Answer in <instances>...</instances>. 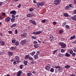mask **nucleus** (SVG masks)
<instances>
[{
  "label": "nucleus",
  "instance_id": "f257e3e1",
  "mask_svg": "<svg viewBox=\"0 0 76 76\" xmlns=\"http://www.w3.org/2000/svg\"><path fill=\"white\" fill-rule=\"evenodd\" d=\"M58 44L60 45L61 48H65L66 47V44L64 42H59Z\"/></svg>",
  "mask_w": 76,
  "mask_h": 76
},
{
  "label": "nucleus",
  "instance_id": "f03ea898",
  "mask_svg": "<svg viewBox=\"0 0 76 76\" xmlns=\"http://www.w3.org/2000/svg\"><path fill=\"white\" fill-rule=\"evenodd\" d=\"M61 1V0H55L53 2L55 5H58Z\"/></svg>",
  "mask_w": 76,
  "mask_h": 76
},
{
  "label": "nucleus",
  "instance_id": "7ed1b4c3",
  "mask_svg": "<svg viewBox=\"0 0 76 76\" xmlns=\"http://www.w3.org/2000/svg\"><path fill=\"white\" fill-rule=\"evenodd\" d=\"M42 31H36V32H34L32 33L33 34H34V35H38L39 34H41L42 33Z\"/></svg>",
  "mask_w": 76,
  "mask_h": 76
},
{
  "label": "nucleus",
  "instance_id": "20e7f679",
  "mask_svg": "<svg viewBox=\"0 0 76 76\" xmlns=\"http://www.w3.org/2000/svg\"><path fill=\"white\" fill-rule=\"evenodd\" d=\"M10 20H11V18L10 17H8L5 19V21L6 22L8 23V22H9L10 21Z\"/></svg>",
  "mask_w": 76,
  "mask_h": 76
},
{
  "label": "nucleus",
  "instance_id": "39448f33",
  "mask_svg": "<svg viewBox=\"0 0 76 76\" xmlns=\"http://www.w3.org/2000/svg\"><path fill=\"white\" fill-rule=\"evenodd\" d=\"M27 35V33L26 32H24L21 34V37H23V38H25Z\"/></svg>",
  "mask_w": 76,
  "mask_h": 76
},
{
  "label": "nucleus",
  "instance_id": "423d86ee",
  "mask_svg": "<svg viewBox=\"0 0 76 76\" xmlns=\"http://www.w3.org/2000/svg\"><path fill=\"white\" fill-rule=\"evenodd\" d=\"M34 16V13L32 12L30 13V14H28L27 15V17L28 18H31L32 16Z\"/></svg>",
  "mask_w": 76,
  "mask_h": 76
},
{
  "label": "nucleus",
  "instance_id": "0eeeda50",
  "mask_svg": "<svg viewBox=\"0 0 76 76\" xmlns=\"http://www.w3.org/2000/svg\"><path fill=\"white\" fill-rule=\"evenodd\" d=\"M45 69L46 70H48V71H49L50 70V65L48 64V66H47L45 67Z\"/></svg>",
  "mask_w": 76,
  "mask_h": 76
},
{
  "label": "nucleus",
  "instance_id": "6e6552de",
  "mask_svg": "<svg viewBox=\"0 0 76 76\" xmlns=\"http://www.w3.org/2000/svg\"><path fill=\"white\" fill-rule=\"evenodd\" d=\"M26 42V39H25L24 40H22L20 42V44L21 45H24L25 44V43Z\"/></svg>",
  "mask_w": 76,
  "mask_h": 76
},
{
  "label": "nucleus",
  "instance_id": "1a4fd4ad",
  "mask_svg": "<svg viewBox=\"0 0 76 76\" xmlns=\"http://www.w3.org/2000/svg\"><path fill=\"white\" fill-rule=\"evenodd\" d=\"M7 54L9 57H11L13 55V52L8 51L7 52Z\"/></svg>",
  "mask_w": 76,
  "mask_h": 76
},
{
  "label": "nucleus",
  "instance_id": "9d476101",
  "mask_svg": "<svg viewBox=\"0 0 76 76\" xmlns=\"http://www.w3.org/2000/svg\"><path fill=\"white\" fill-rule=\"evenodd\" d=\"M10 14H12V15H15L16 13V11L15 10H12L10 12Z\"/></svg>",
  "mask_w": 76,
  "mask_h": 76
},
{
  "label": "nucleus",
  "instance_id": "9b49d317",
  "mask_svg": "<svg viewBox=\"0 0 76 76\" xmlns=\"http://www.w3.org/2000/svg\"><path fill=\"white\" fill-rule=\"evenodd\" d=\"M15 58L17 60L16 62L17 63H20V62H19V57L18 56H16L15 57Z\"/></svg>",
  "mask_w": 76,
  "mask_h": 76
},
{
  "label": "nucleus",
  "instance_id": "f8f14e48",
  "mask_svg": "<svg viewBox=\"0 0 76 76\" xmlns=\"http://www.w3.org/2000/svg\"><path fill=\"white\" fill-rule=\"evenodd\" d=\"M10 50L13 51L16 49V48L14 46H12L10 48Z\"/></svg>",
  "mask_w": 76,
  "mask_h": 76
},
{
  "label": "nucleus",
  "instance_id": "ddd939ff",
  "mask_svg": "<svg viewBox=\"0 0 76 76\" xmlns=\"http://www.w3.org/2000/svg\"><path fill=\"white\" fill-rule=\"evenodd\" d=\"M22 71H19L17 74V76H20V75H21V74H22Z\"/></svg>",
  "mask_w": 76,
  "mask_h": 76
},
{
  "label": "nucleus",
  "instance_id": "4468645a",
  "mask_svg": "<svg viewBox=\"0 0 76 76\" xmlns=\"http://www.w3.org/2000/svg\"><path fill=\"white\" fill-rule=\"evenodd\" d=\"M17 25V24L16 23L13 24L10 27L11 28H13V27H16Z\"/></svg>",
  "mask_w": 76,
  "mask_h": 76
},
{
  "label": "nucleus",
  "instance_id": "2eb2a0df",
  "mask_svg": "<svg viewBox=\"0 0 76 76\" xmlns=\"http://www.w3.org/2000/svg\"><path fill=\"white\" fill-rule=\"evenodd\" d=\"M71 18H72V19L73 20H75V21H76V15H75L73 17H72Z\"/></svg>",
  "mask_w": 76,
  "mask_h": 76
},
{
  "label": "nucleus",
  "instance_id": "dca6fc26",
  "mask_svg": "<svg viewBox=\"0 0 76 76\" xmlns=\"http://www.w3.org/2000/svg\"><path fill=\"white\" fill-rule=\"evenodd\" d=\"M66 57H70V54H69L67 52H66L65 54Z\"/></svg>",
  "mask_w": 76,
  "mask_h": 76
},
{
  "label": "nucleus",
  "instance_id": "f3484780",
  "mask_svg": "<svg viewBox=\"0 0 76 76\" xmlns=\"http://www.w3.org/2000/svg\"><path fill=\"white\" fill-rule=\"evenodd\" d=\"M19 45V42L17 40L15 42V46H18Z\"/></svg>",
  "mask_w": 76,
  "mask_h": 76
},
{
  "label": "nucleus",
  "instance_id": "a211bd4d",
  "mask_svg": "<svg viewBox=\"0 0 76 76\" xmlns=\"http://www.w3.org/2000/svg\"><path fill=\"white\" fill-rule=\"evenodd\" d=\"M16 39L14 38L12 39V44H15V43L16 42Z\"/></svg>",
  "mask_w": 76,
  "mask_h": 76
},
{
  "label": "nucleus",
  "instance_id": "6ab92c4d",
  "mask_svg": "<svg viewBox=\"0 0 76 76\" xmlns=\"http://www.w3.org/2000/svg\"><path fill=\"white\" fill-rule=\"evenodd\" d=\"M64 16H65V17H67V18H68V17H69V15L68 14H67V13H65L64 14Z\"/></svg>",
  "mask_w": 76,
  "mask_h": 76
},
{
  "label": "nucleus",
  "instance_id": "aec40b11",
  "mask_svg": "<svg viewBox=\"0 0 76 76\" xmlns=\"http://www.w3.org/2000/svg\"><path fill=\"white\" fill-rule=\"evenodd\" d=\"M29 56V54L28 55H26V56L25 57H24L25 59H28V58L29 59V57H30Z\"/></svg>",
  "mask_w": 76,
  "mask_h": 76
},
{
  "label": "nucleus",
  "instance_id": "412c9836",
  "mask_svg": "<svg viewBox=\"0 0 76 76\" xmlns=\"http://www.w3.org/2000/svg\"><path fill=\"white\" fill-rule=\"evenodd\" d=\"M32 24L34 25H37V23H36V21H35L34 20L32 21Z\"/></svg>",
  "mask_w": 76,
  "mask_h": 76
},
{
  "label": "nucleus",
  "instance_id": "4be33fe9",
  "mask_svg": "<svg viewBox=\"0 0 76 76\" xmlns=\"http://www.w3.org/2000/svg\"><path fill=\"white\" fill-rule=\"evenodd\" d=\"M65 9L66 10H70V8L68 6H67L65 7Z\"/></svg>",
  "mask_w": 76,
  "mask_h": 76
},
{
  "label": "nucleus",
  "instance_id": "5701e85b",
  "mask_svg": "<svg viewBox=\"0 0 76 76\" xmlns=\"http://www.w3.org/2000/svg\"><path fill=\"white\" fill-rule=\"evenodd\" d=\"M70 67V65H66L64 67L65 69H69Z\"/></svg>",
  "mask_w": 76,
  "mask_h": 76
},
{
  "label": "nucleus",
  "instance_id": "b1692460",
  "mask_svg": "<svg viewBox=\"0 0 76 76\" xmlns=\"http://www.w3.org/2000/svg\"><path fill=\"white\" fill-rule=\"evenodd\" d=\"M39 46V44H35L34 45V47L35 48H37L38 47V46Z\"/></svg>",
  "mask_w": 76,
  "mask_h": 76
},
{
  "label": "nucleus",
  "instance_id": "393cba45",
  "mask_svg": "<svg viewBox=\"0 0 76 76\" xmlns=\"http://www.w3.org/2000/svg\"><path fill=\"white\" fill-rule=\"evenodd\" d=\"M38 55H37V54H36V55H34V58H35V59H37L38 58Z\"/></svg>",
  "mask_w": 76,
  "mask_h": 76
},
{
  "label": "nucleus",
  "instance_id": "a878e982",
  "mask_svg": "<svg viewBox=\"0 0 76 76\" xmlns=\"http://www.w3.org/2000/svg\"><path fill=\"white\" fill-rule=\"evenodd\" d=\"M44 4H45V2H41L40 3V6H44Z\"/></svg>",
  "mask_w": 76,
  "mask_h": 76
},
{
  "label": "nucleus",
  "instance_id": "bb28decb",
  "mask_svg": "<svg viewBox=\"0 0 76 76\" xmlns=\"http://www.w3.org/2000/svg\"><path fill=\"white\" fill-rule=\"evenodd\" d=\"M32 72H29V73H27V76H30L32 75Z\"/></svg>",
  "mask_w": 76,
  "mask_h": 76
},
{
  "label": "nucleus",
  "instance_id": "cd10ccee",
  "mask_svg": "<svg viewBox=\"0 0 76 76\" xmlns=\"http://www.w3.org/2000/svg\"><path fill=\"white\" fill-rule=\"evenodd\" d=\"M15 18H11V21L12 23L15 22Z\"/></svg>",
  "mask_w": 76,
  "mask_h": 76
},
{
  "label": "nucleus",
  "instance_id": "c85d7f7f",
  "mask_svg": "<svg viewBox=\"0 0 76 76\" xmlns=\"http://www.w3.org/2000/svg\"><path fill=\"white\" fill-rule=\"evenodd\" d=\"M24 64L25 66H27V64H28V61H24Z\"/></svg>",
  "mask_w": 76,
  "mask_h": 76
},
{
  "label": "nucleus",
  "instance_id": "c756f323",
  "mask_svg": "<svg viewBox=\"0 0 76 76\" xmlns=\"http://www.w3.org/2000/svg\"><path fill=\"white\" fill-rule=\"evenodd\" d=\"M63 32V30L62 29H60L59 30V33L60 34H61Z\"/></svg>",
  "mask_w": 76,
  "mask_h": 76
},
{
  "label": "nucleus",
  "instance_id": "7c9ffc66",
  "mask_svg": "<svg viewBox=\"0 0 76 76\" xmlns=\"http://www.w3.org/2000/svg\"><path fill=\"white\" fill-rule=\"evenodd\" d=\"M4 44H5V43H4V42L3 41H2L1 43V45L3 46H4Z\"/></svg>",
  "mask_w": 76,
  "mask_h": 76
},
{
  "label": "nucleus",
  "instance_id": "2f4dec72",
  "mask_svg": "<svg viewBox=\"0 0 76 76\" xmlns=\"http://www.w3.org/2000/svg\"><path fill=\"white\" fill-rule=\"evenodd\" d=\"M58 70L59 72H61L63 71V69H62V68L60 67L59 69H58Z\"/></svg>",
  "mask_w": 76,
  "mask_h": 76
},
{
  "label": "nucleus",
  "instance_id": "473e14b6",
  "mask_svg": "<svg viewBox=\"0 0 76 76\" xmlns=\"http://www.w3.org/2000/svg\"><path fill=\"white\" fill-rule=\"evenodd\" d=\"M50 71L51 72H52V73H53L54 72V69H53V68H52Z\"/></svg>",
  "mask_w": 76,
  "mask_h": 76
},
{
  "label": "nucleus",
  "instance_id": "72a5a7b5",
  "mask_svg": "<svg viewBox=\"0 0 76 76\" xmlns=\"http://www.w3.org/2000/svg\"><path fill=\"white\" fill-rule=\"evenodd\" d=\"M65 51L66 50H64L63 49H62L61 50V53H64V52H65Z\"/></svg>",
  "mask_w": 76,
  "mask_h": 76
},
{
  "label": "nucleus",
  "instance_id": "f704fd0d",
  "mask_svg": "<svg viewBox=\"0 0 76 76\" xmlns=\"http://www.w3.org/2000/svg\"><path fill=\"white\" fill-rule=\"evenodd\" d=\"M30 54H31L32 56H34V55L35 54V52L34 51L31 53Z\"/></svg>",
  "mask_w": 76,
  "mask_h": 76
},
{
  "label": "nucleus",
  "instance_id": "c9c22d12",
  "mask_svg": "<svg viewBox=\"0 0 76 76\" xmlns=\"http://www.w3.org/2000/svg\"><path fill=\"white\" fill-rule=\"evenodd\" d=\"M23 67H24V66H23V65H20L19 66L20 68L21 69H23Z\"/></svg>",
  "mask_w": 76,
  "mask_h": 76
},
{
  "label": "nucleus",
  "instance_id": "e433bc0d",
  "mask_svg": "<svg viewBox=\"0 0 76 76\" xmlns=\"http://www.w3.org/2000/svg\"><path fill=\"white\" fill-rule=\"evenodd\" d=\"M36 5H37V6L38 7L40 6V3L39 2L36 3Z\"/></svg>",
  "mask_w": 76,
  "mask_h": 76
},
{
  "label": "nucleus",
  "instance_id": "4c0bfd02",
  "mask_svg": "<svg viewBox=\"0 0 76 76\" xmlns=\"http://www.w3.org/2000/svg\"><path fill=\"white\" fill-rule=\"evenodd\" d=\"M68 6L70 8H72V7H73V5L72 4H70L69 5H68Z\"/></svg>",
  "mask_w": 76,
  "mask_h": 76
},
{
  "label": "nucleus",
  "instance_id": "58836bf2",
  "mask_svg": "<svg viewBox=\"0 0 76 76\" xmlns=\"http://www.w3.org/2000/svg\"><path fill=\"white\" fill-rule=\"evenodd\" d=\"M55 69H60V66H56L55 67Z\"/></svg>",
  "mask_w": 76,
  "mask_h": 76
},
{
  "label": "nucleus",
  "instance_id": "ea45409f",
  "mask_svg": "<svg viewBox=\"0 0 76 76\" xmlns=\"http://www.w3.org/2000/svg\"><path fill=\"white\" fill-rule=\"evenodd\" d=\"M58 56L59 57H62L63 56H64V54L59 53V54Z\"/></svg>",
  "mask_w": 76,
  "mask_h": 76
},
{
  "label": "nucleus",
  "instance_id": "a19ab883",
  "mask_svg": "<svg viewBox=\"0 0 76 76\" xmlns=\"http://www.w3.org/2000/svg\"><path fill=\"white\" fill-rule=\"evenodd\" d=\"M57 51H58V49H56V50H54L53 52V54H56V52H57Z\"/></svg>",
  "mask_w": 76,
  "mask_h": 76
},
{
  "label": "nucleus",
  "instance_id": "79ce46f5",
  "mask_svg": "<svg viewBox=\"0 0 76 76\" xmlns=\"http://www.w3.org/2000/svg\"><path fill=\"white\" fill-rule=\"evenodd\" d=\"M28 59L31 61L33 60H34L33 58H32V57H29Z\"/></svg>",
  "mask_w": 76,
  "mask_h": 76
},
{
  "label": "nucleus",
  "instance_id": "37998d69",
  "mask_svg": "<svg viewBox=\"0 0 76 76\" xmlns=\"http://www.w3.org/2000/svg\"><path fill=\"white\" fill-rule=\"evenodd\" d=\"M65 28H66V29H69V28H70V26L68 25H66L65 26Z\"/></svg>",
  "mask_w": 76,
  "mask_h": 76
},
{
  "label": "nucleus",
  "instance_id": "c03bdc74",
  "mask_svg": "<svg viewBox=\"0 0 76 76\" xmlns=\"http://www.w3.org/2000/svg\"><path fill=\"white\" fill-rule=\"evenodd\" d=\"M66 24V23L64 22V23L62 24V26L63 27H64L65 26V25Z\"/></svg>",
  "mask_w": 76,
  "mask_h": 76
},
{
  "label": "nucleus",
  "instance_id": "a18cd8bd",
  "mask_svg": "<svg viewBox=\"0 0 76 76\" xmlns=\"http://www.w3.org/2000/svg\"><path fill=\"white\" fill-rule=\"evenodd\" d=\"M12 19H15V15H12Z\"/></svg>",
  "mask_w": 76,
  "mask_h": 76
},
{
  "label": "nucleus",
  "instance_id": "49530a36",
  "mask_svg": "<svg viewBox=\"0 0 76 76\" xmlns=\"http://www.w3.org/2000/svg\"><path fill=\"white\" fill-rule=\"evenodd\" d=\"M31 61H31V64H34V63H35V62L33 60Z\"/></svg>",
  "mask_w": 76,
  "mask_h": 76
},
{
  "label": "nucleus",
  "instance_id": "de8ad7c7",
  "mask_svg": "<svg viewBox=\"0 0 76 76\" xmlns=\"http://www.w3.org/2000/svg\"><path fill=\"white\" fill-rule=\"evenodd\" d=\"M29 10H30V12H32V11L34 10L33 8H30L29 9Z\"/></svg>",
  "mask_w": 76,
  "mask_h": 76
},
{
  "label": "nucleus",
  "instance_id": "09e8293b",
  "mask_svg": "<svg viewBox=\"0 0 76 76\" xmlns=\"http://www.w3.org/2000/svg\"><path fill=\"white\" fill-rule=\"evenodd\" d=\"M40 53V51H37V53L36 54L37 55H39V54Z\"/></svg>",
  "mask_w": 76,
  "mask_h": 76
},
{
  "label": "nucleus",
  "instance_id": "8fccbe9b",
  "mask_svg": "<svg viewBox=\"0 0 76 76\" xmlns=\"http://www.w3.org/2000/svg\"><path fill=\"white\" fill-rule=\"evenodd\" d=\"M76 56V53H73L72 54V56L75 57Z\"/></svg>",
  "mask_w": 76,
  "mask_h": 76
},
{
  "label": "nucleus",
  "instance_id": "3c124183",
  "mask_svg": "<svg viewBox=\"0 0 76 76\" xmlns=\"http://www.w3.org/2000/svg\"><path fill=\"white\" fill-rule=\"evenodd\" d=\"M18 33V30L17 29L15 30V34H17Z\"/></svg>",
  "mask_w": 76,
  "mask_h": 76
},
{
  "label": "nucleus",
  "instance_id": "603ef678",
  "mask_svg": "<svg viewBox=\"0 0 76 76\" xmlns=\"http://www.w3.org/2000/svg\"><path fill=\"white\" fill-rule=\"evenodd\" d=\"M73 51L72 50H70V54H73Z\"/></svg>",
  "mask_w": 76,
  "mask_h": 76
},
{
  "label": "nucleus",
  "instance_id": "864d4df0",
  "mask_svg": "<svg viewBox=\"0 0 76 76\" xmlns=\"http://www.w3.org/2000/svg\"><path fill=\"white\" fill-rule=\"evenodd\" d=\"M8 33L10 34H12V31H9Z\"/></svg>",
  "mask_w": 76,
  "mask_h": 76
},
{
  "label": "nucleus",
  "instance_id": "5fc2aeb1",
  "mask_svg": "<svg viewBox=\"0 0 76 76\" xmlns=\"http://www.w3.org/2000/svg\"><path fill=\"white\" fill-rule=\"evenodd\" d=\"M21 4H19L17 7H18V8H20V7H21Z\"/></svg>",
  "mask_w": 76,
  "mask_h": 76
},
{
  "label": "nucleus",
  "instance_id": "6e6d98bb",
  "mask_svg": "<svg viewBox=\"0 0 76 76\" xmlns=\"http://www.w3.org/2000/svg\"><path fill=\"white\" fill-rule=\"evenodd\" d=\"M33 21V20H29V22L30 23H32V22Z\"/></svg>",
  "mask_w": 76,
  "mask_h": 76
},
{
  "label": "nucleus",
  "instance_id": "4d7b16f0",
  "mask_svg": "<svg viewBox=\"0 0 76 76\" xmlns=\"http://www.w3.org/2000/svg\"><path fill=\"white\" fill-rule=\"evenodd\" d=\"M73 13L74 14H76V10H74Z\"/></svg>",
  "mask_w": 76,
  "mask_h": 76
},
{
  "label": "nucleus",
  "instance_id": "13d9d810",
  "mask_svg": "<svg viewBox=\"0 0 76 76\" xmlns=\"http://www.w3.org/2000/svg\"><path fill=\"white\" fill-rule=\"evenodd\" d=\"M45 22H46V20H42V23H45Z\"/></svg>",
  "mask_w": 76,
  "mask_h": 76
},
{
  "label": "nucleus",
  "instance_id": "bf43d9fd",
  "mask_svg": "<svg viewBox=\"0 0 76 76\" xmlns=\"http://www.w3.org/2000/svg\"><path fill=\"white\" fill-rule=\"evenodd\" d=\"M37 43L38 42H37V41H34V42H33V44H37Z\"/></svg>",
  "mask_w": 76,
  "mask_h": 76
},
{
  "label": "nucleus",
  "instance_id": "052dcab7",
  "mask_svg": "<svg viewBox=\"0 0 76 76\" xmlns=\"http://www.w3.org/2000/svg\"><path fill=\"white\" fill-rule=\"evenodd\" d=\"M54 37L52 35H50V39H54Z\"/></svg>",
  "mask_w": 76,
  "mask_h": 76
},
{
  "label": "nucleus",
  "instance_id": "680f3d73",
  "mask_svg": "<svg viewBox=\"0 0 76 76\" xmlns=\"http://www.w3.org/2000/svg\"><path fill=\"white\" fill-rule=\"evenodd\" d=\"M31 38H32L34 39H36V37L34 36H31Z\"/></svg>",
  "mask_w": 76,
  "mask_h": 76
},
{
  "label": "nucleus",
  "instance_id": "e2e57ef3",
  "mask_svg": "<svg viewBox=\"0 0 76 76\" xmlns=\"http://www.w3.org/2000/svg\"><path fill=\"white\" fill-rule=\"evenodd\" d=\"M17 64L16 61H14V62L13 63V64H14V65H15V64Z\"/></svg>",
  "mask_w": 76,
  "mask_h": 76
},
{
  "label": "nucleus",
  "instance_id": "0e129e2a",
  "mask_svg": "<svg viewBox=\"0 0 76 76\" xmlns=\"http://www.w3.org/2000/svg\"><path fill=\"white\" fill-rule=\"evenodd\" d=\"M53 25H56L57 24V22L56 21L53 22Z\"/></svg>",
  "mask_w": 76,
  "mask_h": 76
},
{
  "label": "nucleus",
  "instance_id": "69168bd1",
  "mask_svg": "<svg viewBox=\"0 0 76 76\" xmlns=\"http://www.w3.org/2000/svg\"><path fill=\"white\" fill-rule=\"evenodd\" d=\"M74 39V38L73 37H70V40H72V39Z\"/></svg>",
  "mask_w": 76,
  "mask_h": 76
},
{
  "label": "nucleus",
  "instance_id": "338daca9",
  "mask_svg": "<svg viewBox=\"0 0 76 76\" xmlns=\"http://www.w3.org/2000/svg\"><path fill=\"white\" fill-rule=\"evenodd\" d=\"M33 1L34 3H37V1L35 0H33Z\"/></svg>",
  "mask_w": 76,
  "mask_h": 76
},
{
  "label": "nucleus",
  "instance_id": "774afa93",
  "mask_svg": "<svg viewBox=\"0 0 76 76\" xmlns=\"http://www.w3.org/2000/svg\"><path fill=\"white\" fill-rule=\"evenodd\" d=\"M74 3L75 4H76V0H74Z\"/></svg>",
  "mask_w": 76,
  "mask_h": 76
}]
</instances>
